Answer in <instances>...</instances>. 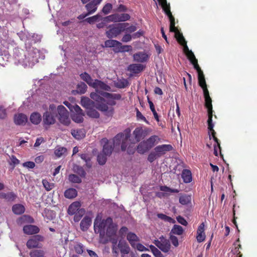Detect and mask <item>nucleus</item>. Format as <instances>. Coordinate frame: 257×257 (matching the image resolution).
<instances>
[{"label":"nucleus","instance_id":"obj_39","mask_svg":"<svg viewBox=\"0 0 257 257\" xmlns=\"http://www.w3.org/2000/svg\"><path fill=\"white\" fill-rule=\"evenodd\" d=\"M119 15L113 14L105 17L103 19V21L106 22H120Z\"/></svg>","mask_w":257,"mask_h":257},{"label":"nucleus","instance_id":"obj_45","mask_svg":"<svg viewBox=\"0 0 257 257\" xmlns=\"http://www.w3.org/2000/svg\"><path fill=\"white\" fill-rule=\"evenodd\" d=\"M42 184L43 185L44 187L47 191L51 190L55 187V185L54 183L49 182L46 179H43L42 180Z\"/></svg>","mask_w":257,"mask_h":257},{"label":"nucleus","instance_id":"obj_61","mask_svg":"<svg viewBox=\"0 0 257 257\" xmlns=\"http://www.w3.org/2000/svg\"><path fill=\"white\" fill-rule=\"evenodd\" d=\"M44 254V251L42 250H33L30 253L31 257H41L43 256Z\"/></svg>","mask_w":257,"mask_h":257},{"label":"nucleus","instance_id":"obj_57","mask_svg":"<svg viewBox=\"0 0 257 257\" xmlns=\"http://www.w3.org/2000/svg\"><path fill=\"white\" fill-rule=\"evenodd\" d=\"M57 111L58 114V116H64L68 113V111L66 109V108L63 105H59L57 107Z\"/></svg>","mask_w":257,"mask_h":257},{"label":"nucleus","instance_id":"obj_27","mask_svg":"<svg viewBox=\"0 0 257 257\" xmlns=\"http://www.w3.org/2000/svg\"><path fill=\"white\" fill-rule=\"evenodd\" d=\"M99 92L103 91L96 89L95 92H91L90 94L91 98L96 101V103L105 101V99L103 98L104 97L100 94Z\"/></svg>","mask_w":257,"mask_h":257},{"label":"nucleus","instance_id":"obj_48","mask_svg":"<svg viewBox=\"0 0 257 257\" xmlns=\"http://www.w3.org/2000/svg\"><path fill=\"white\" fill-rule=\"evenodd\" d=\"M74 171L78 174L81 177H85L86 172L84 169L79 166H76L74 167Z\"/></svg>","mask_w":257,"mask_h":257},{"label":"nucleus","instance_id":"obj_64","mask_svg":"<svg viewBox=\"0 0 257 257\" xmlns=\"http://www.w3.org/2000/svg\"><path fill=\"white\" fill-rule=\"evenodd\" d=\"M159 158L157 155L156 153L154 151L150 153L148 155V160L150 162H153L157 158Z\"/></svg>","mask_w":257,"mask_h":257},{"label":"nucleus","instance_id":"obj_34","mask_svg":"<svg viewBox=\"0 0 257 257\" xmlns=\"http://www.w3.org/2000/svg\"><path fill=\"white\" fill-rule=\"evenodd\" d=\"M31 122L34 124H38L42 120V116L38 112H33L30 118Z\"/></svg>","mask_w":257,"mask_h":257},{"label":"nucleus","instance_id":"obj_5","mask_svg":"<svg viewBox=\"0 0 257 257\" xmlns=\"http://www.w3.org/2000/svg\"><path fill=\"white\" fill-rule=\"evenodd\" d=\"M130 137V131L125 130L124 133H119L114 137L112 144L115 146L121 145V149L122 151H124L126 150L128 144Z\"/></svg>","mask_w":257,"mask_h":257},{"label":"nucleus","instance_id":"obj_38","mask_svg":"<svg viewBox=\"0 0 257 257\" xmlns=\"http://www.w3.org/2000/svg\"><path fill=\"white\" fill-rule=\"evenodd\" d=\"M81 159L84 160L86 163V166L88 168H90L92 167V162H91V157L88 154H81L79 155Z\"/></svg>","mask_w":257,"mask_h":257},{"label":"nucleus","instance_id":"obj_26","mask_svg":"<svg viewBox=\"0 0 257 257\" xmlns=\"http://www.w3.org/2000/svg\"><path fill=\"white\" fill-rule=\"evenodd\" d=\"M118 247L121 253L122 257H124V255L127 254L130 252V248L125 242L119 241L118 244Z\"/></svg>","mask_w":257,"mask_h":257},{"label":"nucleus","instance_id":"obj_51","mask_svg":"<svg viewBox=\"0 0 257 257\" xmlns=\"http://www.w3.org/2000/svg\"><path fill=\"white\" fill-rule=\"evenodd\" d=\"M148 102L149 104L150 109L152 111L155 119L157 121H159V116L158 115L157 112H156V111L155 110L154 105L153 102L151 100H150V99H149V97H148Z\"/></svg>","mask_w":257,"mask_h":257},{"label":"nucleus","instance_id":"obj_60","mask_svg":"<svg viewBox=\"0 0 257 257\" xmlns=\"http://www.w3.org/2000/svg\"><path fill=\"white\" fill-rule=\"evenodd\" d=\"M132 50V47L130 45H122L118 46L117 52H130Z\"/></svg>","mask_w":257,"mask_h":257},{"label":"nucleus","instance_id":"obj_10","mask_svg":"<svg viewBox=\"0 0 257 257\" xmlns=\"http://www.w3.org/2000/svg\"><path fill=\"white\" fill-rule=\"evenodd\" d=\"M213 131H210L209 129H208V135L209 140H211L212 139H213L214 142L216 143V144L214 145V155L215 156H218V149L219 150L220 154L221 155V147L219 140L216 137V132H215V134H213Z\"/></svg>","mask_w":257,"mask_h":257},{"label":"nucleus","instance_id":"obj_7","mask_svg":"<svg viewBox=\"0 0 257 257\" xmlns=\"http://www.w3.org/2000/svg\"><path fill=\"white\" fill-rule=\"evenodd\" d=\"M151 132V130L142 127H136L133 132V135L137 142H139L141 140L148 136Z\"/></svg>","mask_w":257,"mask_h":257},{"label":"nucleus","instance_id":"obj_8","mask_svg":"<svg viewBox=\"0 0 257 257\" xmlns=\"http://www.w3.org/2000/svg\"><path fill=\"white\" fill-rule=\"evenodd\" d=\"M154 243L164 252H167L170 248V241L163 236H161L159 240H155Z\"/></svg>","mask_w":257,"mask_h":257},{"label":"nucleus","instance_id":"obj_3","mask_svg":"<svg viewBox=\"0 0 257 257\" xmlns=\"http://www.w3.org/2000/svg\"><path fill=\"white\" fill-rule=\"evenodd\" d=\"M203 91V94L205 98V106L207 109L208 112V129L213 131V134H215L213 130L214 124L212 122L213 109L212 105V99L209 95V91L207 86L202 88Z\"/></svg>","mask_w":257,"mask_h":257},{"label":"nucleus","instance_id":"obj_47","mask_svg":"<svg viewBox=\"0 0 257 257\" xmlns=\"http://www.w3.org/2000/svg\"><path fill=\"white\" fill-rule=\"evenodd\" d=\"M83 116L84 114L73 113L72 115V119L74 121L77 123H80L83 121Z\"/></svg>","mask_w":257,"mask_h":257},{"label":"nucleus","instance_id":"obj_35","mask_svg":"<svg viewBox=\"0 0 257 257\" xmlns=\"http://www.w3.org/2000/svg\"><path fill=\"white\" fill-rule=\"evenodd\" d=\"M99 93L102 96L107 98L119 100L121 98V96L119 94H112L106 92H99Z\"/></svg>","mask_w":257,"mask_h":257},{"label":"nucleus","instance_id":"obj_29","mask_svg":"<svg viewBox=\"0 0 257 257\" xmlns=\"http://www.w3.org/2000/svg\"><path fill=\"white\" fill-rule=\"evenodd\" d=\"M91 219L88 216H85L80 222V228L82 231H86L91 224Z\"/></svg>","mask_w":257,"mask_h":257},{"label":"nucleus","instance_id":"obj_53","mask_svg":"<svg viewBox=\"0 0 257 257\" xmlns=\"http://www.w3.org/2000/svg\"><path fill=\"white\" fill-rule=\"evenodd\" d=\"M175 33L176 39L178 43L181 45H183L184 43H187L186 41L185 40L184 37L183 36V34L182 33H180L178 30Z\"/></svg>","mask_w":257,"mask_h":257},{"label":"nucleus","instance_id":"obj_11","mask_svg":"<svg viewBox=\"0 0 257 257\" xmlns=\"http://www.w3.org/2000/svg\"><path fill=\"white\" fill-rule=\"evenodd\" d=\"M173 147L171 145H162L157 146L154 149V151L156 153L159 157L165 154L167 152L172 151Z\"/></svg>","mask_w":257,"mask_h":257},{"label":"nucleus","instance_id":"obj_42","mask_svg":"<svg viewBox=\"0 0 257 257\" xmlns=\"http://www.w3.org/2000/svg\"><path fill=\"white\" fill-rule=\"evenodd\" d=\"M71 134L73 137H74L77 140L82 139L84 138L85 136V134L80 130H73L71 132Z\"/></svg>","mask_w":257,"mask_h":257},{"label":"nucleus","instance_id":"obj_16","mask_svg":"<svg viewBox=\"0 0 257 257\" xmlns=\"http://www.w3.org/2000/svg\"><path fill=\"white\" fill-rule=\"evenodd\" d=\"M95 107L100 111L105 112L106 114L108 116L111 115L113 113V109H109L108 105L106 103H103V102L95 103Z\"/></svg>","mask_w":257,"mask_h":257},{"label":"nucleus","instance_id":"obj_49","mask_svg":"<svg viewBox=\"0 0 257 257\" xmlns=\"http://www.w3.org/2000/svg\"><path fill=\"white\" fill-rule=\"evenodd\" d=\"M8 56L5 52H3L0 48V65L4 66L6 62L8 61Z\"/></svg>","mask_w":257,"mask_h":257},{"label":"nucleus","instance_id":"obj_21","mask_svg":"<svg viewBox=\"0 0 257 257\" xmlns=\"http://www.w3.org/2000/svg\"><path fill=\"white\" fill-rule=\"evenodd\" d=\"M151 149L145 141L140 142L137 146V151L140 154H144Z\"/></svg>","mask_w":257,"mask_h":257},{"label":"nucleus","instance_id":"obj_56","mask_svg":"<svg viewBox=\"0 0 257 257\" xmlns=\"http://www.w3.org/2000/svg\"><path fill=\"white\" fill-rule=\"evenodd\" d=\"M85 210H76V212L74 216V220L75 222H78L85 213Z\"/></svg>","mask_w":257,"mask_h":257},{"label":"nucleus","instance_id":"obj_6","mask_svg":"<svg viewBox=\"0 0 257 257\" xmlns=\"http://www.w3.org/2000/svg\"><path fill=\"white\" fill-rule=\"evenodd\" d=\"M159 3L166 15L169 17L170 22V31L176 32L178 29L175 27V18L171 12L170 4L167 3V0H159Z\"/></svg>","mask_w":257,"mask_h":257},{"label":"nucleus","instance_id":"obj_46","mask_svg":"<svg viewBox=\"0 0 257 257\" xmlns=\"http://www.w3.org/2000/svg\"><path fill=\"white\" fill-rule=\"evenodd\" d=\"M87 114L92 118H97L99 117V112L94 109V108H89L87 111Z\"/></svg>","mask_w":257,"mask_h":257},{"label":"nucleus","instance_id":"obj_40","mask_svg":"<svg viewBox=\"0 0 257 257\" xmlns=\"http://www.w3.org/2000/svg\"><path fill=\"white\" fill-rule=\"evenodd\" d=\"M129 85V82L128 80L126 79H121L118 80L117 82L115 84V86L116 87L118 88H124L128 86Z\"/></svg>","mask_w":257,"mask_h":257},{"label":"nucleus","instance_id":"obj_33","mask_svg":"<svg viewBox=\"0 0 257 257\" xmlns=\"http://www.w3.org/2000/svg\"><path fill=\"white\" fill-rule=\"evenodd\" d=\"M42 215L46 218L48 220H52L55 218L56 213L54 210H44L42 212Z\"/></svg>","mask_w":257,"mask_h":257},{"label":"nucleus","instance_id":"obj_52","mask_svg":"<svg viewBox=\"0 0 257 257\" xmlns=\"http://www.w3.org/2000/svg\"><path fill=\"white\" fill-rule=\"evenodd\" d=\"M87 88L86 84L84 82H80L77 86V91L80 94L84 93Z\"/></svg>","mask_w":257,"mask_h":257},{"label":"nucleus","instance_id":"obj_43","mask_svg":"<svg viewBox=\"0 0 257 257\" xmlns=\"http://www.w3.org/2000/svg\"><path fill=\"white\" fill-rule=\"evenodd\" d=\"M59 121L65 125H68L70 123L69 113L61 116H58Z\"/></svg>","mask_w":257,"mask_h":257},{"label":"nucleus","instance_id":"obj_31","mask_svg":"<svg viewBox=\"0 0 257 257\" xmlns=\"http://www.w3.org/2000/svg\"><path fill=\"white\" fill-rule=\"evenodd\" d=\"M182 178L185 183H190L192 180V173L189 170L184 169L182 172Z\"/></svg>","mask_w":257,"mask_h":257},{"label":"nucleus","instance_id":"obj_12","mask_svg":"<svg viewBox=\"0 0 257 257\" xmlns=\"http://www.w3.org/2000/svg\"><path fill=\"white\" fill-rule=\"evenodd\" d=\"M56 115L51 111H46L43 115V123L44 124L50 125L56 122Z\"/></svg>","mask_w":257,"mask_h":257},{"label":"nucleus","instance_id":"obj_32","mask_svg":"<svg viewBox=\"0 0 257 257\" xmlns=\"http://www.w3.org/2000/svg\"><path fill=\"white\" fill-rule=\"evenodd\" d=\"M82 80L85 81L90 86L93 87L94 84V80H93L89 74L86 72H84L80 75Z\"/></svg>","mask_w":257,"mask_h":257},{"label":"nucleus","instance_id":"obj_36","mask_svg":"<svg viewBox=\"0 0 257 257\" xmlns=\"http://www.w3.org/2000/svg\"><path fill=\"white\" fill-rule=\"evenodd\" d=\"M77 195V191L75 189L69 188L64 192V196L66 198L72 199L75 197Z\"/></svg>","mask_w":257,"mask_h":257},{"label":"nucleus","instance_id":"obj_20","mask_svg":"<svg viewBox=\"0 0 257 257\" xmlns=\"http://www.w3.org/2000/svg\"><path fill=\"white\" fill-rule=\"evenodd\" d=\"M81 105L86 108V109L94 108L95 106V103L89 99L88 97H82L81 99Z\"/></svg>","mask_w":257,"mask_h":257},{"label":"nucleus","instance_id":"obj_9","mask_svg":"<svg viewBox=\"0 0 257 257\" xmlns=\"http://www.w3.org/2000/svg\"><path fill=\"white\" fill-rule=\"evenodd\" d=\"M43 237L41 235H34L28 240L27 246L29 248H40L41 246L39 245V242L43 241Z\"/></svg>","mask_w":257,"mask_h":257},{"label":"nucleus","instance_id":"obj_2","mask_svg":"<svg viewBox=\"0 0 257 257\" xmlns=\"http://www.w3.org/2000/svg\"><path fill=\"white\" fill-rule=\"evenodd\" d=\"M94 229L96 233H106L108 235H111L115 233V230L112 223V219L110 217H108L105 220H102L99 222L96 218L94 222Z\"/></svg>","mask_w":257,"mask_h":257},{"label":"nucleus","instance_id":"obj_19","mask_svg":"<svg viewBox=\"0 0 257 257\" xmlns=\"http://www.w3.org/2000/svg\"><path fill=\"white\" fill-rule=\"evenodd\" d=\"M204 223L202 222L199 226L197 231V240L198 242H201L205 240V235L204 233Z\"/></svg>","mask_w":257,"mask_h":257},{"label":"nucleus","instance_id":"obj_30","mask_svg":"<svg viewBox=\"0 0 257 257\" xmlns=\"http://www.w3.org/2000/svg\"><path fill=\"white\" fill-rule=\"evenodd\" d=\"M192 195L188 194H182L179 197V203L182 205H189L191 203Z\"/></svg>","mask_w":257,"mask_h":257},{"label":"nucleus","instance_id":"obj_17","mask_svg":"<svg viewBox=\"0 0 257 257\" xmlns=\"http://www.w3.org/2000/svg\"><path fill=\"white\" fill-rule=\"evenodd\" d=\"M28 121V117L26 115L23 113L16 114L14 116L15 123L17 125H25Z\"/></svg>","mask_w":257,"mask_h":257},{"label":"nucleus","instance_id":"obj_18","mask_svg":"<svg viewBox=\"0 0 257 257\" xmlns=\"http://www.w3.org/2000/svg\"><path fill=\"white\" fill-rule=\"evenodd\" d=\"M145 66L141 64H130L127 67V70L135 74H138L142 72Z\"/></svg>","mask_w":257,"mask_h":257},{"label":"nucleus","instance_id":"obj_59","mask_svg":"<svg viewBox=\"0 0 257 257\" xmlns=\"http://www.w3.org/2000/svg\"><path fill=\"white\" fill-rule=\"evenodd\" d=\"M101 18V16L99 14L93 16L91 17L87 18L84 20V21L87 22L90 24H93L94 22H96L98 19Z\"/></svg>","mask_w":257,"mask_h":257},{"label":"nucleus","instance_id":"obj_24","mask_svg":"<svg viewBox=\"0 0 257 257\" xmlns=\"http://www.w3.org/2000/svg\"><path fill=\"white\" fill-rule=\"evenodd\" d=\"M39 230L38 227L33 225H25L23 228L24 233L27 234H36L38 233Z\"/></svg>","mask_w":257,"mask_h":257},{"label":"nucleus","instance_id":"obj_63","mask_svg":"<svg viewBox=\"0 0 257 257\" xmlns=\"http://www.w3.org/2000/svg\"><path fill=\"white\" fill-rule=\"evenodd\" d=\"M150 247L153 253L156 257H162V254L161 251L153 245H150Z\"/></svg>","mask_w":257,"mask_h":257},{"label":"nucleus","instance_id":"obj_50","mask_svg":"<svg viewBox=\"0 0 257 257\" xmlns=\"http://www.w3.org/2000/svg\"><path fill=\"white\" fill-rule=\"evenodd\" d=\"M107 156H108L105 155L102 152L98 154L97 156V162L98 164L100 165L105 164L107 160Z\"/></svg>","mask_w":257,"mask_h":257},{"label":"nucleus","instance_id":"obj_62","mask_svg":"<svg viewBox=\"0 0 257 257\" xmlns=\"http://www.w3.org/2000/svg\"><path fill=\"white\" fill-rule=\"evenodd\" d=\"M112 8V6L110 3H107L104 5L102 9V12L105 14L107 15L110 12Z\"/></svg>","mask_w":257,"mask_h":257},{"label":"nucleus","instance_id":"obj_23","mask_svg":"<svg viewBox=\"0 0 257 257\" xmlns=\"http://www.w3.org/2000/svg\"><path fill=\"white\" fill-rule=\"evenodd\" d=\"M126 238L132 247H135L136 244L140 241L139 237L135 233L132 232L127 234Z\"/></svg>","mask_w":257,"mask_h":257},{"label":"nucleus","instance_id":"obj_14","mask_svg":"<svg viewBox=\"0 0 257 257\" xmlns=\"http://www.w3.org/2000/svg\"><path fill=\"white\" fill-rule=\"evenodd\" d=\"M133 58L136 62L144 63L148 61L149 56L144 52H139L134 54Z\"/></svg>","mask_w":257,"mask_h":257},{"label":"nucleus","instance_id":"obj_1","mask_svg":"<svg viewBox=\"0 0 257 257\" xmlns=\"http://www.w3.org/2000/svg\"><path fill=\"white\" fill-rule=\"evenodd\" d=\"M17 59L19 63L24 67H32L38 62V55L33 50L23 51L20 55H18Z\"/></svg>","mask_w":257,"mask_h":257},{"label":"nucleus","instance_id":"obj_54","mask_svg":"<svg viewBox=\"0 0 257 257\" xmlns=\"http://www.w3.org/2000/svg\"><path fill=\"white\" fill-rule=\"evenodd\" d=\"M68 180L70 182L75 183L81 182V178L75 174H70L68 176Z\"/></svg>","mask_w":257,"mask_h":257},{"label":"nucleus","instance_id":"obj_58","mask_svg":"<svg viewBox=\"0 0 257 257\" xmlns=\"http://www.w3.org/2000/svg\"><path fill=\"white\" fill-rule=\"evenodd\" d=\"M198 83H199V86L201 88L207 86V85L206 83V81L205 79V77H204L203 73H202L201 74H198Z\"/></svg>","mask_w":257,"mask_h":257},{"label":"nucleus","instance_id":"obj_28","mask_svg":"<svg viewBox=\"0 0 257 257\" xmlns=\"http://www.w3.org/2000/svg\"><path fill=\"white\" fill-rule=\"evenodd\" d=\"M121 45V43L117 40L109 39L105 41L104 46L108 48H114V51L117 52L118 46Z\"/></svg>","mask_w":257,"mask_h":257},{"label":"nucleus","instance_id":"obj_25","mask_svg":"<svg viewBox=\"0 0 257 257\" xmlns=\"http://www.w3.org/2000/svg\"><path fill=\"white\" fill-rule=\"evenodd\" d=\"M93 87L96 89L100 88L105 91H110L111 89L109 86L107 85L104 82L98 79L94 80V84H93Z\"/></svg>","mask_w":257,"mask_h":257},{"label":"nucleus","instance_id":"obj_15","mask_svg":"<svg viewBox=\"0 0 257 257\" xmlns=\"http://www.w3.org/2000/svg\"><path fill=\"white\" fill-rule=\"evenodd\" d=\"M102 141L105 142L103 147L102 153L107 156H110L113 150L114 145L112 142H108L106 139H102Z\"/></svg>","mask_w":257,"mask_h":257},{"label":"nucleus","instance_id":"obj_37","mask_svg":"<svg viewBox=\"0 0 257 257\" xmlns=\"http://www.w3.org/2000/svg\"><path fill=\"white\" fill-rule=\"evenodd\" d=\"M17 222L18 224H23L24 223H33L34 219L29 215H24L20 217L18 220Z\"/></svg>","mask_w":257,"mask_h":257},{"label":"nucleus","instance_id":"obj_4","mask_svg":"<svg viewBox=\"0 0 257 257\" xmlns=\"http://www.w3.org/2000/svg\"><path fill=\"white\" fill-rule=\"evenodd\" d=\"M128 25L129 24L127 23L110 25L107 27L108 30L105 32V35L109 39L116 38L122 32H124L126 26Z\"/></svg>","mask_w":257,"mask_h":257},{"label":"nucleus","instance_id":"obj_44","mask_svg":"<svg viewBox=\"0 0 257 257\" xmlns=\"http://www.w3.org/2000/svg\"><path fill=\"white\" fill-rule=\"evenodd\" d=\"M183 232V229L182 226L178 225H174L172 228L171 233L177 235H181Z\"/></svg>","mask_w":257,"mask_h":257},{"label":"nucleus","instance_id":"obj_41","mask_svg":"<svg viewBox=\"0 0 257 257\" xmlns=\"http://www.w3.org/2000/svg\"><path fill=\"white\" fill-rule=\"evenodd\" d=\"M159 140L160 139L158 136L154 135L152 136L149 139L145 140V141L151 149L155 146L156 142Z\"/></svg>","mask_w":257,"mask_h":257},{"label":"nucleus","instance_id":"obj_55","mask_svg":"<svg viewBox=\"0 0 257 257\" xmlns=\"http://www.w3.org/2000/svg\"><path fill=\"white\" fill-rule=\"evenodd\" d=\"M67 151V149L64 147H58L54 151L55 155L58 158L61 157Z\"/></svg>","mask_w":257,"mask_h":257},{"label":"nucleus","instance_id":"obj_13","mask_svg":"<svg viewBox=\"0 0 257 257\" xmlns=\"http://www.w3.org/2000/svg\"><path fill=\"white\" fill-rule=\"evenodd\" d=\"M102 0H92L85 5V8L87 11L88 14L91 15L94 13L97 9V6Z\"/></svg>","mask_w":257,"mask_h":257},{"label":"nucleus","instance_id":"obj_22","mask_svg":"<svg viewBox=\"0 0 257 257\" xmlns=\"http://www.w3.org/2000/svg\"><path fill=\"white\" fill-rule=\"evenodd\" d=\"M17 198V195L13 192H9L7 193L1 192L0 198L5 199L8 202H12Z\"/></svg>","mask_w":257,"mask_h":257}]
</instances>
